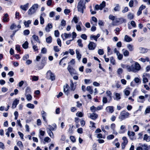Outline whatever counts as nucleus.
<instances>
[{
    "label": "nucleus",
    "instance_id": "33",
    "mask_svg": "<svg viewBox=\"0 0 150 150\" xmlns=\"http://www.w3.org/2000/svg\"><path fill=\"white\" fill-rule=\"evenodd\" d=\"M32 38L36 42L39 43H40V41L38 36L35 35H34L32 36Z\"/></svg>",
    "mask_w": 150,
    "mask_h": 150
},
{
    "label": "nucleus",
    "instance_id": "29",
    "mask_svg": "<svg viewBox=\"0 0 150 150\" xmlns=\"http://www.w3.org/2000/svg\"><path fill=\"white\" fill-rule=\"evenodd\" d=\"M114 95L115 96V98H114V100H118L120 99V95L119 93H115Z\"/></svg>",
    "mask_w": 150,
    "mask_h": 150
},
{
    "label": "nucleus",
    "instance_id": "36",
    "mask_svg": "<svg viewBox=\"0 0 150 150\" xmlns=\"http://www.w3.org/2000/svg\"><path fill=\"white\" fill-rule=\"evenodd\" d=\"M135 2L136 3H137L138 2L137 1V0H130L129 1V6L131 7H132L133 6V3L134 2Z\"/></svg>",
    "mask_w": 150,
    "mask_h": 150
},
{
    "label": "nucleus",
    "instance_id": "60",
    "mask_svg": "<svg viewBox=\"0 0 150 150\" xmlns=\"http://www.w3.org/2000/svg\"><path fill=\"white\" fill-rule=\"evenodd\" d=\"M98 54L100 55H102L104 54V51L103 49H100L98 50Z\"/></svg>",
    "mask_w": 150,
    "mask_h": 150
},
{
    "label": "nucleus",
    "instance_id": "54",
    "mask_svg": "<svg viewBox=\"0 0 150 150\" xmlns=\"http://www.w3.org/2000/svg\"><path fill=\"white\" fill-rule=\"evenodd\" d=\"M122 139L123 140V142L122 143L127 144L128 143V140L127 138L125 137H122Z\"/></svg>",
    "mask_w": 150,
    "mask_h": 150
},
{
    "label": "nucleus",
    "instance_id": "13",
    "mask_svg": "<svg viewBox=\"0 0 150 150\" xmlns=\"http://www.w3.org/2000/svg\"><path fill=\"white\" fill-rule=\"evenodd\" d=\"M144 96H140L137 99V102L140 103H144L145 101Z\"/></svg>",
    "mask_w": 150,
    "mask_h": 150
},
{
    "label": "nucleus",
    "instance_id": "1",
    "mask_svg": "<svg viewBox=\"0 0 150 150\" xmlns=\"http://www.w3.org/2000/svg\"><path fill=\"white\" fill-rule=\"evenodd\" d=\"M132 64L130 66V67H128V69L129 72L132 71L136 73L138 72L141 69V67L140 64L137 62L134 61H132Z\"/></svg>",
    "mask_w": 150,
    "mask_h": 150
},
{
    "label": "nucleus",
    "instance_id": "19",
    "mask_svg": "<svg viewBox=\"0 0 150 150\" xmlns=\"http://www.w3.org/2000/svg\"><path fill=\"white\" fill-rule=\"evenodd\" d=\"M130 88L127 87L125 88L123 91L125 94L126 96H128L130 94Z\"/></svg>",
    "mask_w": 150,
    "mask_h": 150
},
{
    "label": "nucleus",
    "instance_id": "61",
    "mask_svg": "<svg viewBox=\"0 0 150 150\" xmlns=\"http://www.w3.org/2000/svg\"><path fill=\"white\" fill-rule=\"evenodd\" d=\"M123 72V69L121 68H119L117 70V73L118 74H121Z\"/></svg>",
    "mask_w": 150,
    "mask_h": 150
},
{
    "label": "nucleus",
    "instance_id": "43",
    "mask_svg": "<svg viewBox=\"0 0 150 150\" xmlns=\"http://www.w3.org/2000/svg\"><path fill=\"white\" fill-rule=\"evenodd\" d=\"M17 145L21 149H23V146L21 142L18 141L17 142Z\"/></svg>",
    "mask_w": 150,
    "mask_h": 150
},
{
    "label": "nucleus",
    "instance_id": "15",
    "mask_svg": "<svg viewBox=\"0 0 150 150\" xmlns=\"http://www.w3.org/2000/svg\"><path fill=\"white\" fill-rule=\"evenodd\" d=\"M76 58L78 60H80L81 57V55L80 53L79 50L77 49L76 50Z\"/></svg>",
    "mask_w": 150,
    "mask_h": 150
},
{
    "label": "nucleus",
    "instance_id": "42",
    "mask_svg": "<svg viewBox=\"0 0 150 150\" xmlns=\"http://www.w3.org/2000/svg\"><path fill=\"white\" fill-rule=\"evenodd\" d=\"M100 10H102L103 8L105 6V1H103L102 3L99 5Z\"/></svg>",
    "mask_w": 150,
    "mask_h": 150
},
{
    "label": "nucleus",
    "instance_id": "41",
    "mask_svg": "<svg viewBox=\"0 0 150 150\" xmlns=\"http://www.w3.org/2000/svg\"><path fill=\"white\" fill-rule=\"evenodd\" d=\"M28 43L27 41H25L22 47L24 49H27L28 47Z\"/></svg>",
    "mask_w": 150,
    "mask_h": 150
},
{
    "label": "nucleus",
    "instance_id": "47",
    "mask_svg": "<svg viewBox=\"0 0 150 150\" xmlns=\"http://www.w3.org/2000/svg\"><path fill=\"white\" fill-rule=\"evenodd\" d=\"M38 5L37 4H34L32 6L31 8H32L36 11L38 8Z\"/></svg>",
    "mask_w": 150,
    "mask_h": 150
},
{
    "label": "nucleus",
    "instance_id": "50",
    "mask_svg": "<svg viewBox=\"0 0 150 150\" xmlns=\"http://www.w3.org/2000/svg\"><path fill=\"white\" fill-rule=\"evenodd\" d=\"M25 96H26V99L28 101H30L32 100V97L30 95L28 94Z\"/></svg>",
    "mask_w": 150,
    "mask_h": 150
},
{
    "label": "nucleus",
    "instance_id": "46",
    "mask_svg": "<svg viewBox=\"0 0 150 150\" xmlns=\"http://www.w3.org/2000/svg\"><path fill=\"white\" fill-rule=\"evenodd\" d=\"M52 41V37L49 36L46 38V42L48 43H50Z\"/></svg>",
    "mask_w": 150,
    "mask_h": 150
},
{
    "label": "nucleus",
    "instance_id": "64",
    "mask_svg": "<svg viewBox=\"0 0 150 150\" xmlns=\"http://www.w3.org/2000/svg\"><path fill=\"white\" fill-rule=\"evenodd\" d=\"M47 50L46 49L45 47L42 48L41 50V53L43 54H45L46 53Z\"/></svg>",
    "mask_w": 150,
    "mask_h": 150
},
{
    "label": "nucleus",
    "instance_id": "23",
    "mask_svg": "<svg viewBox=\"0 0 150 150\" xmlns=\"http://www.w3.org/2000/svg\"><path fill=\"white\" fill-rule=\"evenodd\" d=\"M45 132L41 130H39V137L40 139L42 140V137L44 135Z\"/></svg>",
    "mask_w": 150,
    "mask_h": 150
},
{
    "label": "nucleus",
    "instance_id": "32",
    "mask_svg": "<svg viewBox=\"0 0 150 150\" xmlns=\"http://www.w3.org/2000/svg\"><path fill=\"white\" fill-rule=\"evenodd\" d=\"M31 20H29L27 21H25L24 22V24L25 26L26 27H28L29 26V25L31 23Z\"/></svg>",
    "mask_w": 150,
    "mask_h": 150
},
{
    "label": "nucleus",
    "instance_id": "17",
    "mask_svg": "<svg viewBox=\"0 0 150 150\" xmlns=\"http://www.w3.org/2000/svg\"><path fill=\"white\" fill-rule=\"evenodd\" d=\"M48 128H47V129H49L50 131H54L55 130V129L56 128L57 126L55 124H54L52 125H48Z\"/></svg>",
    "mask_w": 150,
    "mask_h": 150
},
{
    "label": "nucleus",
    "instance_id": "56",
    "mask_svg": "<svg viewBox=\"0 0 150 150\" xmlns=\"http://www.w3.org/2000/svg\"><path fill=\"white\" fill-rule=\"evenodd\" d=\"M133 128L135 132L138 131L139 130V127L137 125H134L133 127Z\"/></svg>",
    "mask_w": 150,
    "mask_h": 150
},
{
    "label": "nucleus",
    "instance_id": "35",
    "mask_svg": "<svg viewBox=\"0 0 150 150\" xmlns=\"http://www.w3.org/2000/svg\"><path fill=\"white\" fill-rule=\"evenodd\" d=\"M31 42L32 45H33V50L35 51H37L38 50V47L36 45H35L33 41L32 40H31Z\"/></svg>",
    "mask_w": 150,
    "mask_h": 150
},
{
    "label": "nucleus",
    "instance_id": "2",
    "mask_svg": "<svg viewBox=\"0 0 150 150\" xmlns=\"http://www.w3.org/2000/svg\"><path fill=\"white\" fill-rule=\"evenodd\" d=\"M85 4L86 2L84 0H80L78 4V10L82 13H83V10L86 8Z\"/></svg>",
    "mask_w": 150,
    "mask_h": 150
},
{
    "label": "nucleus",
    "instance_id": "37",
    "mask_svg": "<svg viewBox=\"0 0 150 150\" xmlns=\"http://www.w3.org/2000/svg\"><path fill=\"white\" fill-rule=\"evenodd\" d=\"M139 50L140 53H144L147 52V49L145 48L140 47L139 48Z\"/></svg>",
    "mask_w": 150,
    "mask_h": 150
},
{
    "label": "nucleus",
    "instance_id": "9",
    "mask_svg": "<svg viewBox=\"0 0 150 150\" xmlns=\"http://www.w3.org/2000/svg\"><path fill=\"white\" fill-rule=\"evenodd\" d=\"M48 75L50 76V79L51 81H53L55 79V76L54 74L52 73L50 71H48L47 72Z\"/></svg>",
    "mask_w": 150,
    "mask_h": 150
},
{
    "label": "nucleus",
    "instance_id": "11",
    "mask_svg": "<svg viewBox=\"0 0 150 150\" xmlns=\"http://www.w3.org/2000/svg\"><path fill=\"white\" fill-rule=\"evenodd\" d=\"M70 86L72 91H74L76 88V83H74L72 80H70Z\"/></svg>",
    "mask_w": 150,
    "mask_h": 150
},
{
    "label": "nucleus",
    "instance_id": "6",
    "mask_svg": "<svg viewBox=\"0 0 150 150\" xmlns=\"http://www.w3.org/2000/svg\"><path fill=\"white\" fill-rule=\"evenodd\" d=\"M126 20L123 18H116L115 19L114 22L119 23H122L123 22H126ZM114 22H113L114 23Z\"/></svg>",
    "mask_w": 150,
    "mask_h": 150
},
{
    "label": "nucleus",
    "instance_id": "10",
    "mask_svg": "<svg viewBox=\"0 0 150 150\" xmlns=\"http://www.w3.org/2000/svg\"><path fill=\"white\" fill-rule=\"evenodd\" d=\"M66 25V21L64 19H62L61 21L60 25L59 26V29L60 30H62L63 28Z\"/></svg>",
    "mask_w": 150,
    "mask_h": 150
},
{
    "label": "nucleus",
    "instance_id": "55",
    "mask_svg": "<svg viewBox=\"0 0 150 150\" xmlns=\"http://www.w3.org/2000/svg\"><path fill=\"white\" fill-rule=\"evenodd\" d=\"M90 38L91 40H94L96 41H97V39L95 35H91L90 37Z\"/></svg>",
    "mask_w": 150,
    "mask_h": 150
},
{
    "label": "nucleus",
    "instance_id": "14",
    "mask_svg": "<svg viewBox=\"0 0 150 150\" xmlns=\"http://www.w3.org/2000/svg\"><path fill=\"white\" fill-rule=\"evenodd\" d=\"M29 4L28 3H26L24 5H21L20 8L21 9H22L23 10L26 11L28 8Z\"/></svg>",
    "mask_w": 150,
    "mask_h": 150
},
{
    "label": "nucleus",
    "instance_id": "8",
    "mask_svg": "<svg viewBox=\"0 0 150 150\" xmlns=\"http://www.w3.org/2000/svg\"><path fill=\"white\" fill-rule=\"evenodd\" d=\"M106 94L108 97V99L109 100L108 102H110L112 99V93L110 91H107L106 92Z\"/></svg>",
    "mask_w": 150,
    "mask_h": 150
},
{
    "label": "nucleus",
    "instance_id": "27",
    "mask_svg": "<svg viewBox=\"0 0 150 150\" xmlns=\"http://www.w3.org/2000/svg\"><path fill=\"white\" fill-rule=\"evenodd\" d=\"M143 140L147 142L150 141V136H149L147 134H145L144 136Z\"/></svg>",
    "mask_w": 150,
    "mask_h": 150
},
{
    "label": "nucleus",
    "instance_id": "16",
    "mask_svg": "<svg viewBox=\"0 0 150 150\" xmlns=\"http://www.w3.org/2000/svg\"><path fill=\"white\" fill-rule=\"evenodd\" d=\"M41 114L44 121L45 122H47V120L46 118V117L47 116V114L46 112L45 111L42 110L41 112Z\"/></svg>",
    "mask_w": 150,
    "mask_h": 150
},
{
    "label": "nucleus",
    "instance_id": "40",
    "mask_svg": "<svg viewBox=\"0 0 150 150\" xmlns=\"http://www.w3.org/2000/svg\"><path fill=\"white\" fill-rule=\"evenodd\" d=\"M134 81L136 83L138 84L140 83L141 82V80L138 77H135L134 79Z\"/></svg>",
    "mask_w": 150,
    "mask_h": 150
},
{
    "label": "nucleus",
    "instance_id": "26",
    "mask_svg": "<svg viewBox=\"0 0 150 150\" xmlns=\"http://www.w3.org/2000/svg\"><path fill=\"white\" fill-rule=\"evenodd\" d=\"M106 109L110 113H112L114 111L113 107L112 106H108L106 107Z\"/></svg>",
    "mask_w": 150,
    "mask_h": 150
},
{
    "label": "nucleus",
    "instance_id": "24",
    "mask_svg": "<svg viewBox=\"0 0 150 150\" xmlns=\"http://www.w3.org/2000/svg\"><path fill=\"white\" fill-rule=\"evenodd\" d=\"M67 69L71 74L74 73V69L70 66L68 65L67 67Z\"/></svg>",
    "mask_w": 150,
    "mask_h": 150
},
{
    "label": "nucleus",
    "instance_id": "51",
    "mask_svg": "<svg viewBox=\"0 0 150 150\" xmlns=\"http://www.w3.org/2000/svg\"><path fill=\"white\" fill-rule=\"evenodd\" d=\"M110 128L112 131H113V133H115V125L114 123H112L110 125Z\"/></svg>",
    "mask_w": 150,
    "mask_h": 150
},
{
    "label": "nucleus",
    "instance_id": "21",
    "mask_svg": "<svg viewBox=\"0 0 150 150\" xmlns=\"http://www.w3.org/2000/svg\"><path fill=\"white\" fill-rule=\"evenodd\" d=\"M19 103V100L17 99H16L13 102L12 104V108H16L17 105Z\"/></svg>",
    "mask_w": 150,
    "mask_h": 150
},
{
    "label": "nucleus",
    "instance_id": "7",
    "mask_svg": "<svg viewBox=\"0 0 150 150\" xmlns=\"http://www.w3.org/2000/svg\"><path fill=\"white\" fill-rule=\"evenodd\" d=\"M90 22L93 25L96 26L97 25V19L95 17L93 16L90 20Z\"/></svg>",
    "mask_w": 150,
    "mask_h": 150
},
{
    "label": "nucleus",
    "instance_id": "31",
    "mask_svg": "<svg viewBox=\"0 0 150 150\" xmlns=\"http://www.w3.org/2000/svg\"><path fill=\"white\" fill-rule=\"evenodd\" d=\"M46 130L49 136L52 138H54V135L53 133L50 131L49 129H46Z\"/></svg>",
    "mask_w": 150,
    "mask_h": 150
},
{
    "label": "nucleus",
    "instance_id": "49",
    "mask_svg": "<svg viewBox=\"0 0 150 150\" xmlns=\"http://www.w3.org/2000/svg\"><path fill=\"white\" fill-rule=\"evenodd\" d=\"M150 112V106H148L145 110L144 114H146L147 113H149Z\"/></svg>",
    "mask_w": 150,
    "mask_h": 150
},
{
    "label": "nucleus",
    "instance_id": "48",
    "mask_svg": "<svg viewBox=\"0 0 150 150\" xmlns=\"http://www.w3.org/2000/svg\"><path fill=\"white\" fill-rule=\"evenodd\" d=\"M82 40L81 39H79L77 41L78 45L81 47H83V45L82 43Z\"/></svg>",
    "mask_w": 150,
    "mask_h": 150
},
{
    "label": "nucleus",
    "instance_id": "44",
    "mask_svg": "<svg viewBox=\"0 0 150 150\" xmlns=\"http://www.w3.org/2000/svg\"><path fill=\"white\" fill-rule=\"evenodd\" d=\"M31 92V89L29 87H27L25 90V95H26L30 93Z\"/></svg>",
    "mask_w": 150,
    "mask_h": 150
},
{
    "label": "nucleus",
    "instance_id": "59",
    "mask_svg": "<svg viewBox=\"0 0 150 150\" xmlns=\"http://www.w3.org/2000/svg\"><path fill=\"white\" fill-rule=\"evenodd\" d=\"M76 116L81 117L83 116V114L81 112H78L76 113Z\"/></svg>",
    "mask_w": 150,
    "mask_h": 150
},
{
    "label": "nucleus",
    "instance_id": "57",
    "mask_svg": "<svg viewBox=\"0 0 150 150\" xmlns=\"http://www.w3.org/2000/svg\"><path fill=\"white\" fill-rule=\"evenodd\" d=\"M90 110L92 112H94L97 111L96 107L93 106L91 107Z\"/></svg>",
    "mask_w": 150,
    "mask_h": 150
},
{
    "label": "nucleus",
    "instance_id": "28",
    "mask_svg": "<svg viewBox=\"0 0 150 150\" xmlns=\"http://www.w3.org/2000/svg\"><path fill=\"white\" fill-rule=\"evenodd\" d=\"M127 47L130 51H132L134 50V46L130 44H128L127 45Z\"/></svg>",
    "mask_w": 150,
    "mask_h": 150
},
{
    "label": "nucleus",
    "instance_id": "62",
    "mask_svg": "<svg viewBox=\"0 0 150 150\" xmlns=\"http://www.w3.org/2000/svg\"><path fill=\"white\" fill-rule=\"evenodd\" d=\"M53 50L55 52H57L60 51V49L57 46H54L53 47Z\"/></svg>",
    "mask_w": 150,
    "mask_h": 150
},
{
    "label": "nucleus",
    "instance_id": "22",
    "mask_svg": "<svg viewBox=\"0 0 150 150\" xmlns=\"http://www.w3.org/2000/svg\"><path fill=\"white\" fill-rule=\"evenodd\" d=\"M98 117V114L93 113L91 114L90 116V118L93 120H95Z\"/></svg>",
    "mask_w": 150,
    "mask_h": 150
},
{
    "label": "nucleus",
    "instance_id": "53",
    "mask_svg": "<svg viewBox=\"0 0 150 150\" xmlns=\"http://www.w3.org/2000/svg\"><path fill=\"white\" fill-rule=\"evenodd\" d=\"M142 146L144 150H148L149 147L146 144H144L142 145Z\"/></svg>",
    "mask_w": 150,
    "mask_h": 150
},
{
    "label": "nucleus",
    "instance_id": "18",
    "mask_svg": "<svg viewBox=\"0 0 150 150\" xmlns=\"http://www.w3.org/2000/svg\"><path fill=\"white\" fill-rule=\"evenodd\" d=\"M126 131L125 126L124 125H122L120 127V130L119 131V133L122 134L124 133Z\"/></svg>",
    "mask_w": 150,
    "mask_h": 150
},
{
    "label": "nucleus",
    "instance_id": "3",
    "mask_svg": "<svg viewBox=\"0 0 150 150\" xmlns=\"http://www.w3.org/2000/svg\"><path fill=\"white\" fill-rule=\"evenodd\" d=\"M129 115L130 114L129 112L125 110H123L120 112L118 118L120 121H122L125 119L129 117Z\"/></svg>",
    "mask_w": 150,
    "mask_h": 150
},
{
    "label": "nucleus",
    "instance_id": "5",
    "mask_svg": "<svg viewBox=\"0 0 150 150\" xmlns=\"http://www.w3.org/2000/svg\"><path fill=\"white\" fill-rule=\"evenodd\" d=\"M96 46V44L93 42H90L88 45V47L90 50H94Z\"/></svg>",
    "mask_w": 150,
    "mask_h": 150
},
{
    "label": "nucleus",
    "instance_id": "38",
    "mask_svg": "<svg viewBox=\"0 0 150 150\" xmlns=\"http://www.w3.org/2000/svg\"><path fill=\"white\" fill-rule=\"evenodd\" d=\"M8 16L7 13H6L4 17L3 20L4 22H7L9 21V18H7Z\"/></svg>",
    "mask_w": 150,
    "mask_h": 150
},
{
    "label": "nucleus",
    "instance_id": "45",
    "mask_svg": "<svg viewBox=\"0 0 150 150\" xmlns=\"http://www.w3.org/2000/svg\"><path fill=\"white\" fill-rule=\"evenodd\" d=\"M26 106L29 108L33 109L34 108V105L32 104L28 103L27 104Z\"/></svg>",
    "mask_w": 150,
    "mask_h": 150
},
{
    "label": "nucleus",
    "instance_id": "12",
    "mask_svg": "<svg viewBox=\"0 0 150 150\" xmlns=\"http://www.w3.org/2000/svg\"><path fill=\"white\" fill-rule=\"evenodd\" d=\"M69 85L66 84L64 86V92L67 95H68L69 93Z\"/></svg>",
    "mask_w": 150,
    "mask_h": 150
},
{
    "label": "nucleus",
    "instance_id": "34",
    "mask_svg": "<svg viewBox=\"0 0 150 150\" xmlns=\"http://www.w3.org/2000/svg\"><path fill=\"white\" fill-rule=\"evenodd\" d=\"M125 40L127 42H130L132 41L131 38L127 35H125Z\"/></svg>",
    "mask_w": 150,
    "mask_h": 150
},
{
    "label": "nucleus",
    "instance_id": "20",
    "mask_svg": "<svg viewBox=\"0 0 150 150\" xmlns=\"http://www.w3.org/2000/svg\"><path fill=\"white\" fill-rule=\"evenodd\" d=\"M127 134L130 139H133V136L135 135V133L134 132L128 131L127 132Z\"/></svg>",
    "mask_w": 150,
    "mask_h": 150
},
{
    "label": "nucleus",
    "instance_id": "39",
    "mask_svg": "<svg viewBox=\"0 0 150 150\" xmlns=\"http://www.w3.org/2000/svg\"><path fill=\"white\" fill-rule=\"evenodd\" d=\"M122 51L123 52V54L125 56H128L129 55V52L127 50L123 49L122 50Z\"/></svg>",
    "mask_w": 150,
    "mask_h": 150
},
{
    "label": "nucleus",
    "instance_id": "4",
    "mask_svg": "<svg viewBox=\"0 0 150 150\" xmlns=\"http://www.w3.org/2000/svg\"><path fill=\"white\" fill-rule=\"evenodd\" d=\"M150 77L149 74L147 73L144 74L142 76V81L144 83H145L148 81V78Z\"/></svg>",
    "mask_w": 150,
    "mask_h": 150
},
{
    "label": "nucleus",
    "instance_id": "25",
    "mask_svg": "<svg viewBox=\"0 0 150 150\" xmlns=\"http://www.w3.org/2000/svg\"><path fill=\"white\" fill-rule=\"evenodd\" d=\"M36 11L31 7L28 11V14L29 15H31L34 13Z\"/></svg>",
    "mask_w": 150,
    "mask_h": 150
},
{
    "label": "nucleus",
    "instance_id": "63",
    "mask_svg": "<svg viewBox=\"0 0 150 150\" xmlns=\"http://www.w3.org/2000/svg\"><path fill=\"white\" fill-rule=\"evenodd\" d=\"M102 102L103 103H106L108 102V99L107 98L105 97H104L102 99Z\"/></svg>",
    "mask_w": 150,
    "mask_h": 150
},
{
    "label": "nucleus",
    "instance_id": "52",
    "mask_svg": "<svg viewBox=\"0 0 150 150\" xmlns=\"http://www.w3.org/2000/svg\"><path fill=\"white\" fill-rule=\"evenodd\" d=\"M121 67L123 68H126L127 71L129 72V69H128V67H130V66L125 65V64H121Z\"/></svg>",
    "mask_w": 150,
    "mask_h": 150
},
{
    "label": "nucleus",
    "instance_id": "30",
    "mask_svg": "<svg viewBox=\"0 0 150 150\" xmlns=\"http://www.w3.org/2000/svg\"><path fill=\"white\" fill-rule=\"evenodd\" d=\"M86 90L91 94H92L93 92V90L92 88V87L90 86H87Z\"/></svg>",
    "mask_w": 150,
    "mask_h": 150
},
{
    "label": "nucleus",
    "instance_id": "58",
    "mask_svg": "<svg viewBox=\"0 0 150 150\" xmlns=\"http://www.w3.org/2000/svg\"><path fill=\"white\" fill-rule=\"evenodd\" d=\"M44 141L45 142H50L51 139L49 137H46L44 138Z\"/></svg>",
    "mask_w": 150,
    "mask_h": 150
}]
</instances>
